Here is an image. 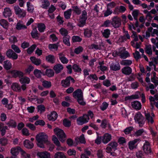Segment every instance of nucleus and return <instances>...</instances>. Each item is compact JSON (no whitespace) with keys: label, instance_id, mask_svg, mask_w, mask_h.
Listing matches in <instances>:
<instances>
[{"label":"nucleus","instance_id":"f8f14e48","mask_svg":"<svg viewBox=\"0 0 158 158\" xmlns=\"http://www.w3.org/2000/svg\"><path fill=\"white\" fill-rule=\"evenodd\" d=\"M122 72L125 75H129L131 74L132 69L129 66H126L122 69Z\"/></svg>","mask_w":158,"mask_h":158},{"label":"nucleus","instance_id":"37998d69","mask_svg":"<svg viewBox=\"0 0 158 158\" xmlns=\"http://www.w3.org/2000/svg\"><path fill=\"white\" fill-rule=\"evenodd\" d=\"M52 140L53 141L54 143L58 147H60V144L58 139L57 138L55 135H53L52 137Z\"/></svg>","mask_w":158,"mask_h":158},{"label":"nucleus","instance_id":"c85d7f7f","mask_svg":"<svg viewBox=\"0 0 158 158\" xmlns=\"http://www.w3.org/2000/svg\"><path fill=\"white\" fill-rule=\"evenodd\" d=\"M32 37L34 38L38 39L39 38V34L36 28H34L31 33Z\"/></svg>","mask_w":158,"mask_h":158},{"label":"nucleus","instance_id":"6ab92c4d","mask_svg":"<svg viewBox=\"0 0 158 158\" xmlns=\"http://www.w3.org/2000/svg\"><path fill=\"white\" fill-rule=\"evenodd\" d=\"M55 56L52 55H49L46 56V60L48 62L53 64L55 61Z\"/></svg>","mask_w":158,"mask_h":158},{"label":"nucleus","instance_id":"69168bd1","mask_svg":"<svg viewBox=\"0 0 158 158\" xmlns=\"http://www.w3.org/2000/svg\"><path fill=\"white\" fill-rule=\"evenodd\" d=\"M35 124L36 125H40L43 126L45 125V123L42 120H39L35 122Z\"/></svg>","mask_w":158,"mask_h":158},{"label":"nucleus","instance_id":"bf43d9fd","mask_svg":"<svg viewBox=\"0 0 158 158\" xmlns=\"http://www.w3.org/2000/svg\"><path fill=\"white\" fill-rule=\"evenodd\" d=\"M81 40L82 39L78 36H74L72 38V40L73 42H80L81 41Z\"/></svg>","mask_w":158,"mask_h":158},{"label":"nucleus","instance_id":"de8ad7c7","mask_svg":"<svg viewBox=\"0 0 158 158\" xmlns=\"http://www.w3.org/2000/svg\"><path fill=\"white\" fill-rule=\"evenodd\" d=\"M63 125L65 127H70L71 125V123L70 121L67 119L65 118L63 121Z\"/></svg>","mask_w":158,"mask_h":158},{"label":"nucleus","instance_id":"1a4fd4ad","mask_svg":"<svg viewBox=\"0 0 158 158\" xmlns=\"http://www.w3.org/2000/svg\"><path fill=\"white\" fill-rule=\"evenodd\" d=\"M7 57L9 58H12L13 60H16L18 58V55L11 49L8 50L6 52Z\"/></svg>","mask_w":158,"mask_h":158},{"label":"nucleus","instance_id":"13d9d810","mask_svg":"<svg viewBox=\"0 0 158 158\" xmlns=\"http://www.w3.org/2000/svg\"><path fill=\"white\" fill-rule=\"evenodd\" d=\"M108 145L110 146L112 149L115 150L116 149V147L118 145V143L115 142H112L110 143Z\"/></svg>","mask_w":158,"mask_h":158},{"label":"nucleus","instance_id":"4c0bfd02","mask_svg":"<svg viewBox=\"0 0 158 158\" xmlns=\"http://www.w3.org/2000/svg\"><path fill=\"white\" fill-rule=\"evenodd\" d=\"M72 10L70 9L64 12V16L66 19H69L70 18L71 15Z\"/></svg>","mask_w":158,"mask_h":158},{"label":"nucleus","instance_id":"49530a36","mask_svg":"<svg viewBox=\"0 0 158 158\" xmlns=\"http://www.w3.org/2000/svg\"><path fill=\"white\" fill-rule=\"evenodd\" d=\"M42 85L46 88H49L51 86V82L50 81H44L42 82Z\"/></svg>","mask_w":158,"mask_h":158},{"label":"nucleus","instance_id":"bb28decb","mask_svg":"<svg viewBox=\"0 0 158 158\" xmlns=\"http://www.w3.org/2000/svg\"><path fill=\"white\" fill-rule=\"evenodd\" d=\"M11 11L10 8H6L4 9L3 15L5 17H9L11 15Z\"/></svg>","mask_w":158,"mask_h":158},{"label":"nucleus","instance_id":"a211bd4d","mask_svg":"<svg viewBox=\"0 0 158 158\" xmlns=\"http://www.w3.org/2000/svg\"><path fill=\"white\" fill-rule=\"evenodd\" d=\"M111 135L108 134H105L102 137V141L104 143H107L110 141L111 139Z\"/></svg>","mask_w":158,"mask_h":158},{"label":"nucleus","instance_id":"e2e57ef3","mask_svg":"<svg viewBox=\"0 0 158 158\" xmlns=\"http://www.w3.org/2000/svg\"><path fill=\"white\" fill-rule=\"evenodd\" d=\"M26 126L32 131H34L36 129L34 125L30 123H27L26 124Z\"/></svg>","mask_w":158,"mask_h":158},{"label":"nucleus","instance_id":"a18cd8bd","mask_svg":"<svg viewBox=\"0 0 158 158\" xmlns=\"http://www.w3.org/2000/svg\"><path fill=\"white\" fill-rule=\"evenodd\" d=\"M129 56V54L127 51L121 52L120 53V56L121 57L124 59L126 58Z\"/></svg>","mask_w":158,"mask_h":158},{"label":"nucleus","instance_id":"a878e982","mask_svg":"<svg viewBox=\"0 0 158 158\" xmlns=\"http://www.w3.org/2000/svg\"><path fill=\"white\" fill-rule=\"evenodd\" d=\"M19 81L22 84H27L29 83L30 81V79L26 77H22L19 79Z\"/></svg>","mask_w":158,"mask_h":158},{"label":"nucleus","instance_id":"20e7f679","mask_svg":"<svg viewBox=\"0 0 158 158\" xmlns=\"http://www.w3.org/2000/svg\"><path fill=\"white\" fill-rule=\"evenodd\" d=\"M134 119L136 122H137L140 127H142L144 123V118L140 112H138L135 114Z\"/></svg>","mask_w":158,"mask_h":158},{"label":"nucleus","instance_id":"ddd939ff","mask_svg":"<svg viewBox=\"0 0 158 158\" xmlns=\"http://www.w3.org/2000/svg\"><path fill=\"white\" fill-rule=\"evenodd\" d=\"M63 65L60 64H58L54 66L53 69L55 71L56 73H60L63 69Z\"/></svg>","mask_w":158,"mask_h":158},{"label":"nucleus","instance_id":"393cba45","mask_svg":"<svg viewBox=\"0 0 158 158\" xmlns=\"http://www.w3.org/2000/svg\"><path fill=\"white\" fill-rule=\"evenodd\" d=\"M24 144L26 148H31L34 146L33 143L28 140H26L24 141Z\"/></svg>","mask_w":158,"mask_h":158},{"label":"nucleus","instance_id":"0e129e2a","mask_svg":"<svg viewBox=\"0 0 158 158\" xmlns=\"http://www.w3.org/2000/svg\"><path fill=\"white\" fill-rule=\"evenodd\" d=\"M83 50V48L81 46H79L75 49L74 52L76 54H78L82 52Z\"/></svg>","mask_w":158,"mask_h":158},{"label":"nucleus","instance_id":"338daca9","mask_svg":"<svg viewBox=\"0 0 158 158\" xmlns=\"http://www.w3.org/2000/svg\"><path fill=\"white\" fill-rule=\"evenodd\" d=\"M73 69L76 72H80L81 70V69L79 67L78 65L75 64L73 65Z\"/></svg>","mask_w":158,"mask_h":158},{"label":"nucleus","instance_id":"f03ea898","mask_svg":"<svg viewBox=\"0 0 158 158\" xmlns=\"http://www.w3.org/2000/svg\"><path fill=\"white\" fill-rule=\"evenodd\" d=\"M73 95L74 98L77 100L80 105L84 106L86 104L84 100L83 93L81 89H78L75 91L73 93Z\"/></svg>","mask_w":158,"mask_h":158},{"label":"nucleus","instance_id":"6e6552de","mask_svg":"<svg viewBox=\"0 0 158 158\" xmlns=\"http://www.w3.org/2000/svg\"><path fill=\"white\" fill-rule=\"evenodd\" d=\"M89 119V118L88 115L86 114L84 115L83 116L80 117L77 119V123L79 125H81L87 122Z\"/></svg>","mask_w":158,"mask_h":158},{"label":"nucleus","instance_id":"ea45409f","mask_svg":"<svg viewBox=\"0 0 158 158\" xmlns=\"http://www.w3.org/2000/svg\"><path fill=\"white\" fill-rule=\"evenodd\" d=\"M17 29L20 30L23 29H26L27 27L24 25L21 24L20 22L18 23L16 27Z\"/></svg>","mask_w":158,"mask_h":158},{"label":"nucleus","instance_id":"e433bc0d","mask_svg":"<svg viewBox=\"0 0 158 158\" xmlns=\"http://www.w3.org/2000/svg\"><path fill=\"white\" fill-rule=\"evenodd\" d=\"M92 34V31L90 29H85L84 32V35L88 37H90L91 36Z\"/></svg>","mask_w":158,"mask_h":158},{"label":"nucleus","instance_id":"c03bdc74","mask_svg":"<svg viewBox=\"0 0 158 158\" xmlns=\"http://www.w3.org/2000/svg\"><path fill=\"white\" fill-rule=\"evenodd\" d=\"M4 67L6 70H9L10 69L11 67V63L8 62L7 61H5L4 62Z\"/></svg>","mask_w":158,"mask_h":158},{"label":"nucleus","instance_id":"c756f323","mask_svg":"<svg viewBox=\"0 0 158 158\" xmlns=\"http://www.w3.org/2000/svg\"><path fill=\"white\" fill-rule=\"evenodd\" d=\"M70 37L69 35L64 36L63 37V42L66 45L70 46V44L69 42Z\"/></svg>","mask_w":158,"mask_h":158},{"label":"nucleus","instance_id":"6e6d98bb","mask_svg":"<svg viewBox=\"0 0 158 158\" xmlns=\"http://www.w3.org/2000/svg\"><path fill=\"white\" fill-rule=\"evenodd\" d=\"M147 53L149 55H152V51L151 46L150 45H147L146 46V50Z\"/></svg>","mask_w":158,"mask_h":158},{"label":"nucleus","instance_id":"b1692460","mask_svg":"<svg viewBox=\"0 0 158 158\" xmlns=\"http://www.w3.org/2000/svg\"><path fill=\"white\" fill-rule=\"evenodd\" d=\"M145 115L146 119L147 120L148 123L150 122L151 124H152L154 122V120L153 117L151 116L150 114L149 113L145 112Z\"/></svg>","mask_w":158,"mask_h":158},{"label":"nucleus","instance_id":"052dcab7","mask_svg":"<svg viewBox=\"0 0 158 158\" xmlns=\"http://www.w3.org/2000/svg\"><path fill=\"white\" fill-rule=\"evenodd\" d=\"M11 48L14 51L17 53H19L21 52V51L19 48L15 44H13L11 45Z\"/></svg>","mask_w":158,"mask_h":158},{"label":"nucleus","instance_id":"3c124183","mask_svg":"<svg viewBox=\"0 0 158 158\" xmlns=\"http://www.w3.org/2000/svg\"><path fill=\"white\" fill-rule=\"evenodd\" d=\"M60 32L61 34L64 36L68 35V31L67 30L64 28H61L60 30Z\"/></svg>","mask_w":158,"mask_h":158},{"label":"nucleus","instance_id":"5fc2aeb1","mask_svg":"<svg viewBox=\"0 0 158 158\" xmlns=\"http://www.w3.org/2000/svg\"><path fill=\"white\" fill-rule=\"evenodd\" d=\"M34 75L38 78H40L41 76V72L40 70L35 69L34 72Z\"/></svg>","mask_w":158,"mask_h":158},{"label":"nucleus","instance_id":"4468645a","mask_svg":"<svg viewBox=\"0 0 158 158\" xmlns=\"http://www.w3.org/2000/svg\"><path fill=\"white\" fill-rule=\"evenodd\" d=\"M57 114L55 111H53L50 114L48 115V120L53 121H55L57 119Z\"/></svg>","mask_w":158,"mask_h":158},{"label":"nucleus","instance_id":"7c9ffc66","mask_svg":"<svg viewBox=\"0 0 158 158\" xmlns=\"http://www.w3.org/2000/svg\"><path fill=\"white\" fill-rule=\"evenodd\" d=\"M111 70L113 71H117L120 69V67L118 64H112L110 65Z\"/></svg>","mask_w":158,"mask_h":158},{"label":"nucleus","instance_id":"0eeeda50","mask_svg":"<svg viewBox=\"0 0 158 158\" xmlns=\"http://www.w3.org/2000/svg\"><path fill=\"white\" fill-rule=\"evenodd\" d=\"M143 148L144 153L147 155L152 152L150 144L148 141H145L143 147Z\"/></svg>","mask_w":158,"mask_h":158},{"label":"nucleus","instance_id":"2f4dec72","mask_svg":"<svg viewBox=\"0 0 158 158\" xmlns=\"http://www.w3.org/2000/svg\"><path fill=\"white\" fill-rule=\"evenodd\" d=\"M55 158H66V156L63 152H58L54 155Z\"/></svg>","mask_w":158,"mask_h":158},{"label":"nucleus","instance_id":"cd10ccee","mask_svg":"<svg viewBox=\"0 0 158 158\" xmlns=\"http://www.w3.org/2000/svg\"><path fill=\"white\" fill-rule=\"evenodd\" d=\"M46 75L49 77H53L54 74V72L53 70L50 69H47L45 72Z\"/></svg>","mask_w":158,"mask_h":158},{"label":"nucleus","instance_id":"39448f33","mask_svg":"<svg viewBox=\"0 0 158 158\" xmlns=\"http://www.w3.org/2000/svg\"><path fill=\"white\" fill-rule=\"evenodd\" d=\"M73 83H74L75 81L74 79L71 76H69L66 78L64 80H63L61 81V84L62 86L64 88L69 87L70 85V81Z\"/></svg>","mask_w":158,"mask_h":158},{"label":"nucleus","instance_id":"412c9836","mask_svg":"<svg viewBox=\"0 0 158 158\" xmlns=\"http://www.w3.org/2000/svg\"><path fill=\"white\" fill-rule=\"evenodd\" d=\"M30 59L32 63L36 65H39L41 64V60L39 59L36 58L35 57L31 56Z\"/></svg>","mask_w":158,"mask_h":158},{"label":"nucleus","instance_id":"9d476101","mask_svg":"<svg viewBox=\"0 0 158 158\" xmlns=\"http://www.w3.org/2000/svg\"><path fill=\"white\" fill-rule=\"evenodd\" d=\"M22 149L19 147L12 148L11 149V153L14 156H16L19 152H21Z\"/></svg>","mask_w":158,"mask_h":158},{"label":"nucleus","instance_id":"aec40b11","mask_svg":"<svg viewBox=\"0 0 158 158\" xmlns=\"http://www.w3.org/2000/svg\"><path fill=\"white\" fill-rule=\"evenodd\" d=\"M11 87L14 91L20 92L21 91L20 86L16 83H13L11 85Z\"/></svg>","mask_w":158,"mask_h":158},{"label":"nucleus","instance_id":"72a5a7b5","mask_svg":"<svg viewBox=\"0 0 158 158\" xmlns=\"http://www.w3.org/2000/svg\"><path fill=\"white\" fill-rule=\"evenodd\" d=\"M132 64V61L130 60H123L121 62V64L123 65L129 66Z\"/></svg>","mask_w":158,"mask_h":158},{"label":"nucleus","instance_id":"4d7b16f0","mask_svg":"<svg viewBox=\"0 0 158 158\" xmlns=\"http://www.w3.org/2000/svg\"><path fill=\"white\" fill-rule=\"evenodd\" d=\"M86 21L79 19L77 25L80 27H83L85 25Z\"/></svg>","mask_w":158,"mask_h":158},{"label":"nucleus","instance_id":"a19ab883","mask_svg":"<svg viewBox=\"0 0 158 158\" xmlns=\"http://www.w3.org/2000/svg\"><path fill=\"white\" fill-rule=\"evenodd\" d=\"M43 7L46 8L50 5L49 2L48 0H41Z\"/></svg>","mask_w":158,"mask_h":158},{"label":"nucleus","instance_id":"79ce46f5","mask_svg":"<svg viewBox=\"0 0 158 158\" xmlns=\"http://www.w3.org/2000/svg\"><path fill=\"white\" fill-rule=\"evenodd\" d=\"M6 124L9 127H11L15 128L16 126V122L13 120H10V121L6 123Z\"/></svg>","mask_w":158,"mask_h":158},{"label":"nucleus","instance_id":"c9c22d12","mask_svg":"<svg viewBox=\"0 0 158 158\" xmlns=\"http://www.w3.org/2000/svg\"><path fill=\"white\" fill-rule=\"evenodd\" d=\"M73 10L75 13L77 15H79L81 13V10L80 8H79L77 6H74L72 7Z\"/></svg>","mask_w":158,"mask_h":158},{"label":"nucleus","instance_id":"dca6fc26","mask_svg":"<svg viewBox=\"0 0 158 158\" xmlns=\"http://www.w3.org/2000/svg\"><path fill=\"white\" fill-rule=\"evenodd\" d=\"M58 55L59 59L62 63L66 64L68 62V60L64 56V55L62 53H59Z\"/></svg>","mask_w":158,"mask_h":158},{"label":"nucleus","instance_id":"f3484780","mask_svg":"<svg viewBox=\"0 0 158 158\" xmlns=\"http://www.w3.org/2000/svg\"><path fill=\"white\" fill-rule=\"evenodd\" d=\"M139 140V139H136L130 141L129 142L128 145L129 148L131 150L134 148H136V146L135 145V144Z\"/></svg>","mask_w":158,"mask_h":158},{"label":"nucleus","instance_id":"f257e3e1","mask_svg":"<svg viewBox=\"0 0 158 158\" xmlns=\"http://www.w3.org/2000/svg\"><path fill=\"white\" fill-rule=\"evenodd\" d=\"M35 139L37 142V145L41 148H44V143L47 144L49 143L48 136L44 133L42 132L37 134L36 136Z\"/></svg>","mask_w":158,"mask_h":158},{"label":"nucleus","instance_id":"864d4df0","mask_svg":"<svg viewBox=\"0 0 158 158\" xmlns=\"http://www.w3.org/2000/svg\"><path fill=\"white\" fill-rule=\"evenodd\" d=\"M27 11L30 12H32L34 10L33 6L31 5L29 2H27Z\"/></svg>","mask_w":158,"mask_h":158},{"label":"nucleus","instance_id":"680f3d73","mask_svg":"<svg viewBox=\"0 0 158 158\" xmlns=\"http://www.w3.org/2000/svg\"><path fill=\"white\" fill-rule=\"evenodd\" d=\"M139 11L138 10H135L133 11L132 13V15L134 17L135 19L137 20L138 19V16Z\"/></svg>","mask_w":158,"mask_h":158},{"label":"nucleus","instance_id":"423d86ee","mask_svg":"<svg viewBox=\"0 0 158 158\" xmlns=\"http://www.w3.org/2000/svg\"><path fill=\"white\" fill-rule=\"evenodd\" d=\"M111 24L114 28L118 27L121 24V19L117 16L113 17L112 19Z\"/></svg>","mask_w":158,"mask_h":158},{"label":"nucleus","instance_id":"774afa93","mask_svg":"<svg viewBox=\"0 0 158 158\" xmlns=\"http://www.w3.org/2000/svg\"><path fill=\"white\" fill-rule=\"evenodd\" d=\"M108 104L106 102H104L100 106V108L102 110H106L108 106Z\"/></svg>","mask_w":158,"mask_h":158},{"label":"nucleus","instance_id":"7ed1b4c3","mask_svg":"<svg viewBox=\"0 0 158 158\" xmlns=\"http://www.w3.org/2000/svg\"><path fill=\"white\" fill-rule=\"evenodd\" d=\"M54 131L62 143L64 142L65 140L66 137L64 131L58 128L54 129Z\"/></svg>","mask_w":158,"mask_h":158},{"label":"nucleus","instance_id":"5701e85b","mask_svg":"<svg viewBox=\"0 0 158 158\" xmlns=\"http://www.w3.org/2000/svg\"><path fill=\"white\" fill-rule=\"evenodd\" d=\"M102 36L105 38H108L110 34V31L109 29H107L104 30L103 31H101Z\"/></svg>","mask_w":158,"mask_h":158},{"label":"nucleus","instance_id":"9b49d317","mask_svg":"<svg viewBox=\"0 0 158 158\" xmlns=\"http://www.w3.org/2000/svg\"><path fill=\"white\" fill-rule=\"evenodd\" d=\"M132 107L136 110H139L141 108V103L138 101H135L131 103Z\"/></svg>","mask_w":158,"mask_h":158},{"label":"nucleus","instance_id":"603ef678","mask_svg":"<svg viewBox=\"0 0 158 158\" xmlns=\"http://www.w3.org/2000/svg\"><path fill=\"white\" fill-rule=\"evenodd\" d=\"M134 128L132 127H129L126 128L124 131V133L126 134H128L130 133L131 131H133Z\"/></svg>","mask_w":158,"mask_h":158},{"label":"nucleus","instance_id":"2eb2a0df","mask_svg":"<svg viewBox=\"0 0 158 158\" xmlns=\"http://www.w3.org/2000/svg\"><path fill=\"white\" fill-rule=\"evenodd\" d=\"M37 155L40 158H49L50 154L47 152H39Z\"/></svg>","mask_w":158,"mask_h":158},{"label":"nucleus","instance_id":"09e8293b","mask_svg":"<svg viewBox=\"0 0 158 158\" xmlns=\"http://www.w3.org/2000/svg\"><path fill=\"white\" fill-rule=\"evenodd\" d=\"M36 47L35 44L32 45L31 47L28 48L27 49V52L29 54H31L34 51Z\"/></svg>","mask_w":158,"mask_h":158},{"label":"nucleus","instance_id":"473e14b6","mask_svg":"<svg viewBox=\"0 0 158 158\" xmlns=\"http://www.w3.org/2000/svg\"><path fill=\"white\" fill-rule=\"evenodd\" d=\"M87 18L88 16L86 11L85 10H83L82 11L81 15L79 17V19L86 21Z\"/></svg>","mask_w":158,"mask_h":158},{"label":"nucleus","instance_id":"8fccbe9b","mask_svg":"<svg viewBox=\"0 0 158 158\" xmlns=\"http://www.w3.org/2000/svg\"><path fill=\"white\" fill-rule=\"evenodd\" d=\"M116 6V3L114 2H112L106 5L107 8L109 9L114 8Z\"/></svg>","mask_w":158,"mask_h":158},{"label":"nucleus","instance_id":"f704fd0d","mask_svg":"<svg viewBox=\"0 0 158 158\" xmlns=\"http://www.w3.org/2000/svg\"><path fill=\"white\" fill-rule=\"evenodd\" d=\"M0 24L4 28H6L8 27V23L6 20L2 19L0 20Z\"/></svg>","mask_w":158,"mask_h":158},{"label":"nucleus","instance_id":"58836bf2","mask_svg":"<svg viewBox=\"0 0 158 158\" xmlns=\"http://www.w3.org/2000/svg\"><path fill=\"white\" fill-rule=\"evenodd\" d=\"M38 27L39 31L40 32H43L45 29V26L44 24L40 23L38 24Z\"/></svg>","mask_w":158,"mask_h":158},{"label":"nucleus","instance_id":"4be33fe9","mask_svg":"<svg viewBox=\"0 0 158 158\" xmlns=\"http://www.w3.org/2000/svg\"><path fill=\"white\" fill-rule=\"evenodd\" d=\"M12 73L13 76L15 77H18L20 78L23 76V73L20 71L14 70L12 72Z\"/></svg>","mask_w":158,"mask_h":158}]
</instances>
